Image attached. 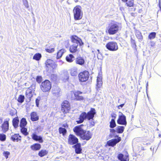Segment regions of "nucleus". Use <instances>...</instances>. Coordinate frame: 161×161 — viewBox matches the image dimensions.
<instances>
[{"instance_id":"obj_1","label":"nucleus","mask_w":161,"mask_h":161,"mask_svg":"<svg viewBox=\"0 0 161 161\" xmlns=\"http://www.w3.org/2000/svg\"><path fill=\"white\" fill-rule=\"evenodd\" d=\"M96 113L95 109L94 108H91L90 111L87 113L84 112H82L79 116V120H77L76 122L78 124H80L82 123L86 119L88 120H93Z\"/></svg>"},{"instance_id":"obj_2","label":"nucleus","mask_w":161,"mask_h":161,"mask_svg":"<svg viewBox=\"0 0 161 161\" xmlns=\"http://www.w3.org/2000/svg\"><path fill=\"white\" fill-rule=\"evenodd\" d=\"M83 92L79 90H73L70 91L68 97L71 101H81L85 100V97L82 94Z\"/></svg>"},{"instance_id":"obj_3","label":"nucleus","mask_w":161,"mask_h":161,"mask_svg":"<svg viewBox=\"0 0 161 161\" xmlns=\"http://www.w3.org/2000/svg\"><path fill=\"white\" fill-rule=\"evenodd\" d=\"M81 9V7L80 5H77L74 8L73 12L75 20H79L82 19L83 13Z\"/></svg>"},{"instance_id":"obj_4","label":"nucleus","mask_w":161,"mask_h":161,"mask_svg":"<svg viewBox=\"0 0 161 161\" xmlns=\"http://www.w3.org/2000/svg\"><path fill=\"white\" fill-rule=\"evenodd\" d=\"M61 107V110L64 114L69 113L71 109L70 103L67 100H64L62 102Z\"/></svg>"},{"instance_id":"obj_5","label":"nucleus","mask_w":161,"mask_h":161,"mask_svg":"<svg viewBox=\"0 0 161 161\" xmlns=\"http://www.w3.org/2000/svg\"><path fill=\"white\" fill-rule=\"evenodd\" d=\"M119 30V26L116 23H111L108 25V31L110 35H114Z\"/></svg>"},{"instance_id":"obj_6","label":"nucleus","mask_w":161,"mask_h":161,"mask_svg":"<svg viewBox=\"0 0 161 161\" xmlns=\"http://www.w3.org/2000/svg\"><path fill=\"white\" fill-rule=\"evenodd\" d=\"M90 74L87 70H84L79 73L78 75L79 80L80 82H84L88 80Z\"/></svg>"},{"instance_id":"obj_7","label":"nucleus","mask_w":161,"mask_h":161,"mask_svg":"<svg viewBox=\"0 0 161 161\" xmlns=\"http://www.w3.org/2000/svg\"><path fill=\"white\" fill-rule=\"evenodd\" d=\"M105 47L108 50L112 52L117 51L119 49L117 43L114 41H110L108 42L106 44Z\"/></svg>"},{"instance_id":"obj_8","label":"nucleus","mask_w":161,"mask_h":161,"mask_svg":"<svg viewBox=\"0 0 161 161\" xmlns=\"http://www.w3.org/2000/svg\"><path fill=\"white\" fill-rule=\"evenodd\" d=\"M45 64L48 70L51 71L53 72L57 67V65L55 63V62L51 59H47Z\"/></svg>"},{"instance_id":"obj_9","label":"nucleus","mask_w":161,"mask_h":161,"mask_svg":"<svg viewBox=\"0 0 161 161\" xmlns=\"http://www.w3.org/2000/svg\"><path fill=\"white\" fill-rule=\"evenodd\" d=\"M51 87V83L48 80H45L41 84V89L44 92L49 91Z\"/></svg>"},{"instance_id":"obj_10","label":"nucleus","mask_w":161,"mask_h":161,"mask_svg":"<svg viewBox=\"0 0 161 161\" xmlns=\"http://www.w3.org/2000/svg\"><path fill=\"white\" fill-rule=\"evenodd\" d=\"M71 42L76 45H78L80 47L83 46L84 44L82 39L75 35H73L71 36L70 37Z\"/></svg>"},{"instance_id":"obj_11","label":"nucleus","mask_w":161,"mask_h":161,"mask_svg":"<svg viewBox=\"0 0 161 161\" xmlns=\"http://www.w3.org/2000/svg\"><path fill=\"white\" fill-rule=\"evenodd\" d=\"M35 88V85L32 84L26 91L25 96L29 101H30L31 97L33 96V93L34 92Z\"/></svg>"},{"instance_id":"obj_12","label":"nucleus","mask_w":161,"mask_h":161,"mask_svg":"<svg viewBox=\"0 0 161 161\" xmlns=\"http://www.w3.org/2000/svg\"><path fill=\"white\" fill-rule=\"evenodd\" d=\"M114 137L117 138L116 139H112L108 141L106 143L107 146L109 147H114L121 141V137L119 136L118 135H117Z\"/></svg>"},{"instance_id":"obj_13","label":"nucleus","mask_w":161,"mask_h":161,"mask_svg":"<svg viewBox=\"0 0 161 161\" xmlns=\"http://www.w3.org/2000/svg\"><path fill=\"white\" fill-rule=\"evenodd\" d=\"M84 126V125L81 124L76 126L73 128V131L77 136L80 137L82 134L85 130L82 127Z\"/></svg>"},{"instance_id":"obj_14","label":"nucleus","mask_w":161,"mask_h":161,"mask_svg":"<svg viewBox=\"0 0 161 161\" xmlns=\"http://www.w3.org/2000/svg\"><path fill=\"white\" fill-rule=\"evenodd\" d=\"M78 138L74 135L70 134L68 138V143L72 145L77 143L78 142Z\"/></svg>"},{"instance_id":"obj_15","label":"nucleus","mask_w":161,"mask_h":161,"mask_svg":"<svg viewBox=\"0 0 161 161\" xmlns=\"http://www.w3.org/2000/svg\"><path fill=\"white\" fill-rule=\"evenodd\" d=\"M92 134L90 130H85L80 138L83 140L88 141L92 138Z\"/></svg>"},{"instance_id":"obj_16","label":"nucleus","mask_w":161,"mask_h":161,"mask_svg":"<svg viewBox=\"0 0 161 161\" xmlns=\"http://www.w3.org/2000/svg\"><path fill=\"white\" fill-rule=\"evenodd\" d=\"M117 123L118 124L126 126L127 124L126 116L123 114L119 115L117 120Z\"/></svg>"},{"instance_id":"obj_17","label":"nucleus","mask_w":161,"mask_h":161,"mask_svg":"<svg viewBox=\"0 0 161 161\" xmlns=\"http://www.w3.org/2000/svg\"><path fill=\"white\" fill-rule=\"evenodd\" d=\"M9 118L6 119L2 125V130L3 133H6L9 129Z\"/></svg>"},{"instance_id":"obj_18","label":"nucleus","mask_w":161,"mask_h":161,"mask_svg":"<svg viewBox=\"0 0 161 161\" xmlns=\"http://www.w3.org/2000/svg\"><path fill=\"white\" fill-rule=\"evenodd\" d=\"M78 45L73 44L70 45L69 47V51L70 53L74 54L78 52Z\"/></svg>"},{"instance_id":"obj_19","label":"nucleus","mask_w":161,"mask_h":161,"mask_svg":"<svg viewBox=\"0 0 161 161\" xmlns=\"http://www.w3.org/2000/svg\"><path fill=\"white\" fill-rule=\"evenodd\" d=\"M45 50L47 53H52L55 50V46L50 44H47L46 46Z\"/></svg>"},{"instance_id":"obj_20","label":"nucleus","mask_w":161,"mask_h":161,"mask_svg":"<svg viewBox=\"0 0 161 161\" xmlns=\"http://www.w3.org/2000/svg\"><path fill=\"white\" fill-rule=\"evenodd\" d=\"M73 147L75 148V153L77 154H80L82 153V148L81 147V144L80 143H76L73 146Z\"/></svg>"},{"instance_id":"obj_21","label":"nucleus","mask_w":161,"mask_h":161,"mask_svg":"<svg viewBox=\"0 0 161 161\" xmlns=\"http://www.w3.org/2000/svg\"><path fill=\"white\" fill-rule=\"evenodd\" d=\"M75 62L76 64L82 66L85 64V61L83 57H79L76 58Z\"/></svg>"},{"instance_id":"obj_22","label":"nucleus","mask_w":161,"mask_h":161,"mask_svg":"<svg viewBox=\"0 0 161 161\" xmlns=\"http://www.w3.org/2000/svg\"><path fill=\"white\" fill-rule=\"evenodd\" d=\"M118 159L120 161H129V155L128 154L124 155L122 153L119 154L118 156Z\"/></svg>"},{"instance_id":"obj_23","label":"nucleus","mask_w":161,"mask_h":161,"mask_svg":"<svg viewBox=\"0 0 161 161\" xmlns=\"http://www.w3.org/2000/svg\"><path fill=\"white\" fill-rule=\"evenodd\" d=\"M60 92V89L59 87L56 86H53L52 90V94L55 96L59 95Z\"/></svg>"},{"instance_id":"obj_24","label":"nucleus","mask_w":161,"mask_h":161,"mask_svg":"<svg viewBox=\"0 0 161 161\" xmlns=\"http://www.w3.org/2000/svg\"><path fill=\"white\" fill-rule=\"evenodd\" d=\"M21 137L19 134H15L11 136L10 139L13 142H18L19 141H21Z\"/></svg>"},{"instance_id":"obj_25","label":"nucleus","mask_w":161,"mask_h":161,"mask_svg":"<svg viewBox=\"0 0 161 161\" xmlns=\"http://www.w3.org/2000/svg\"><path fill=\"white\" fill-rule=\"evenodd\" d=\"M103 82L102 78L101 76H97V83L96 85V89L97 90L99 89L102 86Z\"/></svg>"},{"instance_id":"obj_26","label":"nucleus","mask_w":161,"mask_h":161,"mask_svg":"<svg viewBox=\"0 0 161 161\" xmlns=\"http://www.w3.org/2000/svg\"><path fill=\"white\" fill-rule=\"evenodd\" d=\"M31 119L33 121H36L39 119V116L36 112H33L31 113Z\"/></svg>"},{"instance_id":"obj_27","label":"nucleus","mask_w":161,"mask_h":161,"mask_svg":"<svg viewBox=\"0 0 161 161\" xmlns=\"http://www.w3.org/2000/svg\"><path fill=\"white\" fill-rule=\"evenodd\" d=\"M61 79L63 82L68 81L69 80V74L67 72H64L62 75Z\"/></svg>"},{"instance_id":"obj_28","label":"nucleus","mask_w":161,"mask_h":161,"mask_svg":"<svg viewBox=\"0 0 161 161\" xmlns=\"http://www.w3.org/2000/svg\"><path fill=\"white\" fill-rule=\"evenodd\" d=\"M66 50L64 48L60 49L58 51L57 53L56 59H58L60 58L62 56L64 53L65 52Z\"/></svg>"},{"instance_id":"obj_29","label":"nucleus","mask_w":161,"mask_h":161,"mask_svg":"<svg viewBox=\"0 0 161 161\" xmlns=\"http://www.w3.org/2000/svg\"><path fill=\"white\" fill-rule=\"evenodd\" d=\"M19 120L18 117H16L14 118L12 120V124L14 128H16L18 126Z\"/></svg>"},{"instance_id":"obj_30","label":"nucleus","mask_w":161,"mask_h":161,"mask_svg":"<svg viewBox=\"0 0 161 161\" xmlns=\"http://www.w3.org/2000/svg\"><path fill=\"white\" fill-rule=\"evenodd\" d=\"M71 76H75L78 73L77 69L76 68H73L69 70Z\"/></svg>"},{"instance_id":"obj_31","label":"nucleus","mask_w":161,"mask_h":161,"mask_svg":"<svg viewBox=\"0 0 161 161\" xmlns=\"http://www.w3.org/2000/svg\"><path fill=\"white\" fill-rule=\"evenodd\" d=\"M32 150L35 151L38 150L40 148V145L38 143H35L31 146Z\"/></svg>"},{"instance_id":"obj_32","label":"nucleus","mask_w":161,"mask_h":161,"mask_svg":"<svg viewBox=\"0 0 161 161\" xmlns=\"http://www.w3.org/2000/svg\"><path fill=\"white\" fill-rule=\"evenodd\" d=\"M27 124L25 118H23L20 120L19 126L20 127H25Z\"/></svg>"},{"instance_id":"obj_33","label":"nucleus","mask_w":161,"mask_h":161,"mask_svg":"<svg viewBox=\"0 0 161 161\" xmlns=\"http://www.w3.org/2000/svg\"><path fill=\"white\" fill-rule=\"evenodd\" d=\"M74 58V56L71 54H70L66 57V60L69 63L72 62L73 61V59Z\"/></svg>"},{"instance_id":"obj_34","label":"nucleus","mask_w":161,"mask_h":161,"mask_svg":"<svg viewBox=\"0 0 161 161\" xmlns=\"http://www.w3.org/2000/svg\"><path fill=\"white\" fill-rule=\"evenodd\" d=\"M125 5L128 7H133L134 6V0H129L125 2Z\"/></svg>"},{"instance_id":"obj_35","label":"nucleus","mask_w":161,"mask_h":161,"mask_svg":"<svg viewBox=\"0 0 161 161\" xmlns=\"http://www.w3.org/2000/svg\"><path fill=\"white\" fill-rule=\"evenodd\" d=\"M31 136L33 140L40 142V136H38L35 133H33Z\"/></svg>"},{"instance_id":"obj_36","label":"nucleus","mask_w":161,"mask_h":161,"mask_svg":"<svg viewBox=\"0 0 161 161\" xmlns=\"http://www.w3.org/2000/svg\"><path fill=\"white\" fill-rule=\"evenodd\" d=\"M125 127L123 126H118L116 128V132L118 133H122L124 131Z\"/></svg>"},{"instance_id":"obj_37","label":"nucleus","mask_w":161,"mask_h":161,"mask_svg":"<svg viewBox=\"0 0 161 161\" xmlns=\"http://www.w3.org/2000/svg\"><path fill=\"white\" fill-rule=\"evenodd\" d=\"M58 131L59 134H62L63 136H64L67 133V130L64 128L60 127L58 129Z\"/></svg>"},{"instance_id":"obj_38","label":"nucleus","mask_w":161,"mask_h":161,"mask_svg":"<svg viewBox=\"0 0 161 161\" xmlns=\"http://www.w3.org/2000/svg\"><path fill=\"white\" fill-rule=\"evenodd\" d=\"M21 132L25 136H26L28 135L29 133L27 132V129L25 127H20Z\"/></svg>"},{"instance_id":"obj_39","label":"nucleus","mask_w":161,"mask_h":161,"mask_svg":"<svg viewBox=\"0 0 161 161\" xmlns=\"http://www.w3.org/2000/svg\"><path fill=\"white\" fill-rule=\"evenodd\" d=\"M116 126V123L115 120H114V119H111V121L109 122L110 127L111 128H113L115 127Z\"/></svg>"},{"instance_id":"obj_40","label":"nucleus","mask_w":161,"mask_h":161,"mask_svg":"<svg viewBox=\"0 0 161 161\" xmlns=\"http://www.w3.org/2000/svg\"><path fill=\"white\" fill-rule=\"evenodd\" d=\"M50 78L52 82H56L57 80V76L55 75H51L50 77Z\"/></svg>"},{"instance_id":"obj_41","label":"nucleus","mask_w":161,"mask_h":161,"mask_svg":"<svg viewBox=\"0 0 161 161\" xmlns=\"http://www.w3.org/2000/svg\"><path fill=\"white\" fill-rule=\"evenodd\" d=\"M25 98L24 96L20 95H19L17 101L19 103H22L24 101Z\"/></svg>"},{"instance_id":"obj_42","label":"nucleus","mask_w":161,"mask_h":161,"mask_svg":"<svg viewBox=\"0 0 161 161\" xmlns=\"http://www.w3.org/2000/svg\"><path fill=\"white\" fill-rule=\"evenodd\" d=\"M156 36V33L155 32H152L149 34L148 37L149 39L151 40L155 38Z\"/></svg>"},{"instance_id":"obj_43","label":"nucleus","mask_w":161,"mask_h":161,"mask_svg":"<svg viewBox=\"0 0 161 161\" xmlns=\"http://www.w3.org/2000/svg\"><path fill=\"white\" fill-rule=\"evenodd\" d=\"M33 59L36 60H39L40 59V53H38L34 55Z\"/></svg>"},{"instance_id":"obj_44","label":"nucleus","mask_w":161,"mask_h":161,"mask_svg":"<svg viewBox=\"0 0 161 161\" xmlns=\"http://www.w3.org/2000/svg\"><path fill=\"white\" fill-rule=\"evenodd\" d=\"M6 139V136L3 134H0V140L3 142Z\"/></svg>"},{"instance_id":"obj_45","label":"nucleus","mask_w":161,"mask_h":161,"mask_svg":"<svg viewBox=\"0 0 161 161\" xmlns=\"http://www.w3.org/2000/svg\"><path fill=\"white\" fill-rule=\"evenodd\" d=\"M48 153V151L46 150H41V157L45 156Z\"/></svg>"},{"instance_id":"obj_46","label":"nucleus","mask_w":161,"mask_h":161,"mask_svg":"<svg viewBox=\"0 0 161 161\" xmlns=\"http://www.w3.org/2000/svg\"><path fill=\"white\" fill-rule=\"evenodd\" d=\"M130 42L132 46L135 47L136 46V44L135 40L132 37H130Z\"/></svg>"},{"instance_id":"obj_47","label":"nucleus","mask_w":161,"mask_h":161,"mask_svg":"<svg viewBox=\"0 0 161 161\" xmlns=\"http://www.w3.org/2000/svg\"><path fill=\"white\" fill-rule=\"evenodd\" d=\"M136 37L139 41H142L143 40V36L141 33H139L136 35Z\"/></svg>"},{"instance_id":"obj_48","label":"nucleus","mask_w":161,"mask_h":161,"mask_svg":"<svg viewBox=\"0 0 161 161\" xmlns=\"http://www.w3.org/2000/svg\"><path fill=\"white\" fill-rule=\"evenodd\" d=\"M23 4L25 6V7L28 8L29 7V5L28 4L27 0H22Z\"/></svg>"},{"instance_id":"obj_49","label":"nucleus","mask_w":161,"mask_h":161,"mask_svg":"<svg viewBox=\"0 0 161 161\" xmlns=\"http://www.w3.org/2000/svg\"><path fill=\"white\" fill-rule=\"evenodd\" d=\"M3 154L6 158H8V155L10 154V153L8 151L4 152L3 153Z\"/></svg>"},{"instance_id":"obj_50","label":"nucleus","mask_w":161,"mask_h":161,"mask_svg":"<svg viewBox=\"0 0 161 161\" xmlns=\"http://www.w3.org/2000/svg\"><path fill=\"white\" fill-rule=\"evenodd\" d=\"M40 99V97H38L37 98H36V106L37 107H38L39 104V102Z\"/></svg>"},{"instance_id":"obj_51","label":"nucleus","mask_w":161,"mask_h":161,"mask_svg":"<svg viewBox=\"0 0 161 161\" xmlns=\"http://www.w3.org/2000/svg\"><path fill=\"white\" fill-rule=\"evenodd\" d=\"M111 116L112 118V119H114V120L116 119V114L114 113L111 114Z\"/></svg>"},{"instance_id":"obj_52","label":"nucleus","mask_w":161,"mask_h":161,"mask_svg":"<svg viewBox=\"0 0 161 161\" xmlns=\"http://www.w3.org/2000/svg\"><path fill=\"white\" fill-rule=\"evenodd\" d=\"M36 81L39 83H40V76H37L36 78Z\"/></svg>"},{"instance_id":"obj_53","label":"nucleus","mask_w":161,"mask_h":161,"mask_svg":"<svg viewBox=\"0 0 161 161\" xmlns=\"http://www.w3.org/2000/svg\"><path fill=\"white\" fill-rule=\"evenodd\" d=\"M116 131L115 130H114V129H110V132L112 134H114L115 132H116Z\"/></svg>"},{"instance_id":"obj_54","label":"nucleus","mask_w":161,"mask_h":161,"mask_svg":"<svg viewBox=\"0 0 161 161\" xmlns=\"http://www.w3.org/2000/svg\"><path fill=\"white\" fill-rule=\"evenodd\" d=\"M155 43L153 42H150V46L152 47H153L155 46Z\"/></svg>"},{"instance_id":"obj_55","label":"nucleus","mask_w":161,"mask_h":161,"mask_svg":"<svg viewBox=\"0 0 161 161\" xmlns=\"http://www.w3.org/2000/svg\"><path fill=\"white\" fill-rule=\"evenodd\" d=\"M125 103L121 104L118 106V108L119 109H120L121 108H122L124 105Z\"/></svg>"},{"instance_id":"obj_56","label":"nucleus","mask_w":161,"mask_h":161,"mask_svg":"<svg viewBox=\"0 0 161 161\" xmlns=\"http://www.w3.org/2000/svg\"><path fill=\"white\" fill-rule=\"evenodd\" d=\"M62 126L67 128L68 127V125L67 124H64Z\"/></svg>"},{"instance_id":"obj_57","label":"nucleus","mask_w":161,"mask_h":161,"mask_svg":"<svg viewBox=\"0 0 161 161\" xmlns=\"http://www.w3.org/2000/svg\"><path fill=\"white\" fill-rule=\"evenodd\" d=\"M95 125V123L94 122H92L90 123V125L91 126H93Z\"/></svg>"},{"instance_id":"obj_58","label":"nucleus","mask_w":161,"mask_h":161,"mask_svg":"<svg viewBox=\"0 0 161 161\" xmlns=\"http://www.w3.org/2000/svg\"><path fill=\"white\" fill-rule=\"evenodd\" d=\"M121 1L125 3L128 0H121Z\"/></svg>"},{"instance_id":"obj_59","label":"nucleus","mask_w":161,"mask_h":161,"mask_svg":"<svg viewBox=\"0 0 161 161\" xmlns=\"http://www.w3.org/2000/svg\"><path fill=\"white\" fill-rule=\"evenodd\" d=\"M3 120L1 118H0V122L1 123H2V122Z\"/></svg>"},{"instance_id":"obj_60","label":"nucleus","mask_w":161,"mask_h":161,"mask_svg":"<svg viewBox=\"0 0 161 161\" xmlns=\"http://www.w3.org/2000/svg\"><path fill=\"white\" fill-rule=\"evenodd\" d=\"M38 155L39 156H40V154H41V153H40V151H39L38 152Z\"/></svg>"},{"instance_id":"obj_61","label":"nucleus","mask_w":161,"mask_h":161,"mask_svg":"<svg viewBox=\"0 0 161 161\" xmlns=\"http://www.w3.org/2000/svg\"><path fill=\"white\" fill-rule=\"evenodd\" d=\"M134 117V115H131V118L132 119H133Z\"/></svg>"},{"instance_id":"obj_62","label":"nucleus","mask_w":161,"mask_h":161,"mask_svg":"<svg viewBox=\"0 0 161 161\" xmlns=\"http://www.w3.org/2000/svg\"><path fill=\"white\" fill-rule=\"evenodd\" d=\"M110 136L111 138H112V137H113V136H112V135H111V134L110 135Z\"/></svg>"},{"instance_id":"obj_63","label":"nucleus","mask_w":161,"mask_h":161,"mask_svg":"<svg viewBox=\"0 0 161 161\" xmlns=\"http://www.w3.org/2000/svg\"><path fill=\"white\" fill-rule=\"evenodd\" d=\"M41 142H42V140L41 137Z\"/></svg>"},{"instance_id":"obj_64","label":"nucleus","mask_w":161,"mask_h":161,"mask_svg":"<svg viewBox=\"0 0 161 161\" xmlns=\"http://www.w3.org/2000/svg\"><path fill=\"white\" fill-rule=\"evenodd\" d=\"M142 150H145V149L143 148V147H142Z\"/></svg>"}]
</instances>
